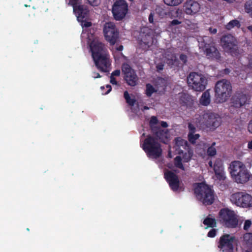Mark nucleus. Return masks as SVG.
Masks as SVG:
<instances>
[{
  "mask_svg": "<svg viewBox=\"0 0 252 252\" xmlns=\"http://www.w3.org/2000/svg\"><path fill=\"white\" fill-rule=\"evenodd\" d=\"M221 43L224 50L232 54L236 49V40L232 35L224 36L221 39Z\"/></svg>",
  "mask_w": 252,
  "mask_h": 252,
  "instance_id": "6ab92c4d",
  "label": "nucleus"
},
{
  "mask_svg": "<svg viewBox=\"0 0 252 252\" xmlns=\"http://www.w3.org/2000/svg\"><path fill=\"white\" fill-rule=\"evenodd\" d=\"M141 147L150 158L156 159L161 156L162 150L160 144L156 139L152 136H148L145 139Z\"/></svg>",
  "mask_w": 252,
  "mask_h": 252,
  "instance_id": "423d86ee",
  "label": "nucleus"
},
{
  "mask_svg": "<svg viewBox=\"0 0 252 252\" xmlns=\"http://www.w3.org/2000/svg\"><path fill=\"white\" fill-rule=\"evenodd\" d=\"M110 83L112 84H113V85H116L117 84V81H116L115 77H114V76H112L111 75Z\"/></svg>",
  "mask_w": 252,
  "mask_h": 252,
  "instance_id": "49530a36",
  "label": "nucleus"
},
{
  "mask_svg": "<svg viewBox=\"0 0 252 252\" xmlns=\"http://www.w3.org/2000/svg\"><path fill=\"white\" fill-rule=\"evenodd\" d=\"M248 147L249 149H252V140L248 143Z\"/></svg>",
  "mask_w": 252,
  "mask_h": 252,
  "instance_id": "6e6d98bb",
  "label": "nucleus"
},
{
  "mask_svg": "<svg viewBox=\"0 0 252 252\" xmlns=\"http://www.w3.org/2000/svg\"><path fill=\"white\" fill-rule=\"evenodd\" d=\"M25 6L27 7V6H28V5H27V4H25Z\"/></svg>",
  "mask_w": 252,
  "mask_h": 252,
  "instance_id": "0e129e2a",
  "label": "nucleus"
},
{
  "mask_svg": "<svg viewBox=\"0 0 252 252\" xmlns=\"http://www.w3.org/2000/svg\"><path fill=\"white\" fill-rule=\"evenodd\" d=\"M166 62L168 64H175L176 60V57L174 55H171V57H167L166 59Z\"/></svg>",
  "mask_w": 252,
  "mask_h": 252,
  "instance_id": "4c0bfd02",
  "label": "nucleus"
},
{
  "mask_svg": "<svg viewBox=\"0 0 252 252\" xmlns=\"http://www.w3.org/2000/svg\"><path fill=\"white\" fill-rule=\"evenodd\" d=\"M203 223L208 227H213L216 225V221L214 219L211 218H207L204 220Z\"/></svg>",
  "mask_w": 252,
  "mask_h": 252,
  "instance_id": "7c9ffc66",
  "label": "nucleus"
},
{
  "mask_svg": "<svg viewBox=\"0 0 252 252\" xmlns=\"http://www.w3.org/2000/svg\"><path fill=\"white\" fill-rule=\"evenodd\" d=\"M135 111L136 113H137V112H137V111L136 110H135Z\"/></svg>",
  "mask_w": 252,
  "mask_h": 252,
  "instance_id": "69168bd1",
  "label": "nucleus"
},
{
  "mask_svg": "<svg viewBox=\"0 0 252 252\" xmlns=\"http://www.w3.org/2000/svg\"><path fill=\"white\" fill-rule=\"evenodd\" d=\"M231 88L229 81L224 79L218 81L215 87L217 100L220 103L226 101L230 96Z\"/></svg>",
  "mask_w": 252,
  "mask_h": 252,
  "instance_id": "0eeeda50",
  "label": "nucleus"
},
{
  "mask_svg": "<svg viewBox=\"0 0 252 252\" xmlns=\"http://www.w3.org/2000/svg\"><path fill=\"white\" fill-rule=\"evenodd\" d=\"M229 169L231 177L237 183L244 184L249 180V172L242 162L239 161L232 162Z\"/></svg>",
  "mask_w": 252,
  "mask_h": 252,
  "instance_id": "7ed1b4c3",
  "label": "nucleus"
},
{
  "mask_svg": "<svg viewBox=\"0 0 252 252\" xmlns=\"http://www.w3.org/2000/svg\"><path fill=\"white\" fill-rule=\"evenodd\" d=\"M158 82H160V83H161L162 84H164V79H162V78H160L158 80Z\"/></svg>",
  "mask_w": 252,
  "mask_h": 252,
  "instance_id": "4d7b16f0",
  "label": "nucleus"
},
{
  "mask_svg": "<svg viewBox=\"0 0 252 252\" xmlns=\"http://www.w3.org/2000/svg\"><path fill=\"white\" fill-rule=\"evenodd\" d=\"M150 125L154 132L158 130L159 128L158 127L159 122L157 118L155 116H153L151 118Z\"/></svg>",
  "mask_w": 252,
  "mask_h": 252,
  "instance_id": "bb28decb",
  "label": "nucleus"
},
{
  "mask_svg": "<svg viewBox=\"0 0 252 252\" xmlns=\"http://www.w3.org/2000/svg\"><path fill=\"white\" fill-rule=\"evenodd\" d=\"M180 58L183 63H186L187 57L185 55H181Z\"/></svg>",
  "mask_w": 252,
  "mask_h": 252,
  "instance_id": "603ef678",
  "label": "nucleus"
},
{
  "mask_svg": "<svg viewBox=\"0 0 252 252\" xmlns=\"http://www.w3.org/2000/svg\"><path fill=\"white\" fill-rule=\"evenodd\" d=\"M209 165L211 167H213V162L212 161H210L209 162Z\"/></svg>",
  "mask_w": 252,
  "mask_h": 252,
  "instance_id": "bf43d9fd",
  "label": "nucleus"
},
{
  "mask_svg": "<svg viewBox=\"0 0 252 252\" xmlns=\"http://www.w3.org/2000/svg\"><path fill=\"white\" fill-rule=\"evenodd\" d=\"M89 3L93 6H97L100 2V0H87Z\"/></svg>",
  "mask_w": 252,
  "mask_h": 252,
  "instance_id": "ea45409f",
  "label": "nucleus"
},
{
  "mask_svg": "<svg viewBox=\"0 0 252 252\" xmlns=\"http://www.w3.org/2000/svg\"><path fill=\"white\" fill-rule=\"evenodd\" d=\"M88 14L87 15L86 22L90 23L89 26L81 25L83 32L81 34L82 40L87 39L89 44L92 56L97 68L102 72H108L110 70V62L109 57L104 45L99 41L98 39L93 34L88 35L85 32V28L91 26V23L88 21ZM81 25L82 23L80 22Z\"/></svg>",
  "mask_w": 252,
  "mask_h": 252,
  "instance_id": "f257e3e1",
  "label": "nucleus"
},
{
  "mask_svg": "<svg viewBox=\"0 0 252 252\" xmlns=\"http://www.w3.org/2000/svg\"><path fill=\"white\" fill-rule=\"evenodd\" d=\"M208 31H209L210 33L213 34H216L217 32V29L213 27H210L208 29Z\"/></svg>",
  "mask_w": 252,
  "mask_h": 252,
  "instance_id": "c03bdc74",
  "label": "nucleus"
},
{
  "mask_svg": "<svg viewBox=\"0 0 252 252\" xmlns=\"http://www.w3.org/2000/svg\"><path fill=\"white\" fill-rule=\"evenodd\" d=\"M180 97L182 103L186 105L187 109L190 111H194L195 109V101L190 96L186 94H181Z\"/></svg>",
  "mask_w": 252,
  "mask_h": 252,
  "instance_id": "412c9836",
  "label": "nucleus"
},
{
  "mask_svg": "<svg viewBox=\"0 0 252 252\" xmlns=\"http://www.w3.org/2000/svg\"><path fill=\"white\" fill-rule=\"evenodd\" d=\"M112 13L116 20L123 19L127 12V4L125 0L116 1L112 7Z\"/></svg>",
  "mask_w": 252,
  "mask_h": 252,
  "instance_id": "ddd939ff",
  "label": "nucleus"
},
{
  "mask_svg": "<svg viewBox=\"0 0 252 252\" xmlns=\"http://www.w3.org/2000/svg\"><path fill=\"white\" fill-rule=\"evenodd\" d=\"M169 156L170 157H171L170 152H169Z\"/></svg>",
  "mask_w": 252,
  "mask_h": 252,
  "instance_id": "e2e57ef3",
  "label": "nucleus"
},
{
  "mask_svg": "<svg viewBox=\"0 0 252 252\" xmlns=\"http://www.w3.org/2000/svg\"><path fill=\"white\" fill-rule=\"evenodd\" d=\"M173 149L179 155L174 159V166L185 170L183 163L189 162L192 155V152L189 150L187 141L180 137L177 138Z\"/></svg>",
  "mask_w": 252,
  "mask_h": 252,
  "instance_id": "f03ea898",
  "label": "nucleus"
},
{
  "mask_svg": "<svg viewBox=\"0 0 252 252\" xmlns=\"http://www.w3.org/2000/svg\"><path fill=\"white\" fill-rule=\"evenodd\" d=\"M121 74V71L120 70H116L112 72L111 73V76L116 77V76H119Z\"/></svg>",
  "mask_w": 252,
  "mask_h": 252,
  "instance_id": "37998d69",
  "label": "nucleus"
},
{
  "mask_svg": "<svg viewBox=\"0 0 252 252\" xmlns=\"http://www.w3.org/2000/svg\"><path fill=\"white\" fill-rule=\"evenodd\" d=\"M248 130L252 133V120L249 123L248 125Z\"/></svg>",
  "mask_w": 252,
  "mask_h": 252,
  "instance_id": "8fccbe9b",
  "label": "nucleus"
},
{
  "mask_svg": "<svg viewBox=\"0 0 252 252\" xmlns=\"http://www.w3.org/2000/svg\"><path fill=\"white\" fill-rule=\"evenodd\" d=\"M149 20L150 23L153 22L154 19H153V15L152 13H151V14L150 15V16L149 17Z\"/></svg>",
  "mask_w": 252,
  "mask_h": 252,
  "instance_id": "864d4df0",
  "label": "nucleus"
},
{
  "mask_svg": "<svg viewBox=\"0 0 252 252\" xmlns=\"http://www.w3.org/2000/svg\"><path fill=\"white\" fill-rule=\"evenodd\" d=\"M164 177L169 187L174 191H180L183 189V185L178 177L171 171H166Z\"/></svg>",
  "mask_w": 252,
  "mask_h": 252,
  "instance_id": "4468645a",
  "label": "nucleus"
},
{
  "mask_svg": "<svg viewBox=\"0 0 252 252\" xmlns=\"http://www.w3.org/2000/svg\"><path fill=\"white\" fill-rule=\"evenodd\" d=\"M111 50L114 54L115 57L118 55L120 52H121L123 50V46L121 45H112Z\"/></svg>",
  "mask_w": 252,
  "mask_h": 252,
  "instance_id": "c85d7f7f",
  "label": "nucleus"
},
{
  "mask_svg": "<svg viewBox=\"0 0 252 252\" xmlns=\"http://www.w3.org/2000/svg\"><path fill=\"white\" fill-rule=\"evenodd\" d=\"M156 91V89L151 85L147 84L146 86V94L147 95L150 96L154 92Z\"/></svg>",
  "mask_w": 252,
  "mask_h": 252,
  "instance_id": "e433bc0d",
  "label": "nucleus"
},
{
  "mask_svg": "<svg viewBox=\"0 0 252 252\" xmlns=\"http://www.w3.org/2000/svg\"><path fill=\"white\" fill-rule=\"evenodd\" d=\"M245 11L252 17V1H248L246 3Z\"/></svg>",
  "mask_w": 252,
  "mask_h": 252,
  "instance_id": "f704fd0d",
  "label": "nucleus"
},
{
  "mask_svg": "<svg viewBox=\"0 0 252 252\" xmlns=\"http://www.w3.org/2000/svg\"><path fill=\"white\" fill-rule=\"evenodd\" d=\"M165 3L170 6H176L180 4L183 0H164Z\"/></svg>",
  "mask_w": 252,
  "mask_h": 252,
  "instance_id": "2f4dec72",
  "label": "nucleus"
},
{
  "mask_svg": "<svg viewBox=\"0 0 252 252\" xmlns=\"http://www.w3.org/2000/svg\"><path fill=\"white\" fill-rule=\"evenodd\" d=\"M155 132L160 140L164 143H167L170 139V135L166 130L159 128Z\"/></svg>",
  "mask_w": 252,
  "mask_h": 252,
  "instance_id": "4be33fe9",
  "label": "nucleus"
},
{
  "mask_svg": "<svg viewBox=\"0 0 252 252\" xmlns=\"http://www.w3.org/2000/svg\"><path fill=\"white\" fill-rule=\"evenodd\" d=\"M169 167L170 168H173L172 165H169Z\"/></svg>",
  "mask_w": 252,
  "mask_h": 252,
  "instance_id": "680f3d73",
  "label": "nucleus"
},
{
  "mask_svg": "<svg viewBox=\"0 0 252 252\" xmlns=\"http://www.w3.org/2000/svg\"><path fill=\"white\" fill-rule=\"evenodd\" d=\"M211 101L210 94L209 91L204 92L199 100V104L203 106H208Z\"/></svg>",
  "mask_w": 252,
  "mask_h": 252,
  "instance_id": "393cba45",
  "label": "nucleus"
},
{
  "mask_svg": "<svg viewBox=\"0 0 252 252\" xmlns=\"http://www.w3.org/2000/svg\"><path fill=\"white\" fill-rule=\"evenodd\" d=\"M194 193L199 200L205 205L212 204L214 200V192L211 188L204 183L194 185Z\"/></svg>",
  "mask_w": 252,
  "mask_h": 252,
  "instance_id": "39448f33",
  "label": "nucleus"
},
{
  "mask_svg": "<svg viewBox=\"0 0 252 252\" xmlns=\"http://www.w3.org/2000/svg\"><path fill=\"white\" fill-rule=\"evenodd\" d=\"M252 222L251 220H246L245 222H244V227H243V228L245 230H248L250 228V227H251V226L252 225Z\"/></svg>",
  "mask_w": 252,
  "mask_h": 252,
  "instance_id": "58836bf2",
  "label": "nucleus"
},
{
  "mask_svg": "<svg viewBox=\"0 0 252 252\" xmlns=\"http://www.w3.org/2000/svg\"><path fill=\"white\" fill-rule=\"evenodd\" d=\"M167 126H168L167 124L165 122H163V121L159 122L158 127L159 126H161L162 127V128H165Z\"/></svg>",
  "mask_w": 252,
  "mask_h": 252,
  "instance_id": "a18cd8bd",
  "label": "nucleus"
},
{
  "mask_svg": "<svg viewBox=\"0 0 252 252\" xmlns=\"http://www.w3.org/2000/svg\"><path fill=\"white\" fill-rule=\"evenodd\" d=\"M125 80L127 84L131 86H135L138 83V78L135 72L127 63H125L122 67Z\"/></svg>",
  "mask_w": 252,
  "mask_h": 252,
  "instance_id": "2eb2a0df",
  "label": "nucleus"
},
{
  "mask_svg": "<svg viewBox=\"0 0 252 252\" xmlns=\"http://www.w3.org/2000/svg\"><path fill=\"white\" fill-rule=\"evenodd\" d=\"M216 235V230L214 229H211L208 233V236L209 237H214Z\"/></svg>",
  "mask_w": 252,
  "mask_h": 252,
  "instance_id": "a19ab883",
  "label": "nucleus"
},
{
  "mask_svg": "<svg viewBox=\"0 0 252 252\" xmlns=\"http://www.w3.org/2000/svg\"><path fill=\"white\" fill-rule=\"evenodd\" d=\"M189 139L191 143H195L196 140L198 139V138L199 137V135L198 134H194L195 131V127L193 124H189Z\"/></svg>",
  "mask_w": 252,
  "mask_h": 252,
  "instance_id": "b1692460",
  "label": "nucleus"
},
{
  "mask_svg": "<svg viewBox=\"0 0 252 252\" xmlns=\"http://www.w3.org/2000/svg\"><path fill=\"white\" fill-rule=\"evenodd\" d=\"M124 96L126 100L127 103H128L129 105L131 106H133L134 105L135 100L133 96H129L127 92L126 91L124 93Z\"/></svg>",
  "mask_w": 252,
  "mask_h": 252,
  "instance_id": "c756f323",
  "label": "nucleus"
},
{
  "mask_svg": "<svg viewBox=\"0 0 252 252\" xmlns=\"http://www.w3.org/2000/svg\"><path fill=\"white\" fill-rule=\"evenodd\" d=\"M92 77L94 78V79H96V78H99L100 77V75L99 74V73H97V72H93V74H92Z\"/></svg>",
  "mask_w": 252,
  "mask_h": 252,
  "instance_id": "09e8293b",
  "label": "nucleus"
},
{
  "mask_svg": "<svg viewBox=\"0 0 252 252\" xmlns=\"http://www.w3.org/2000/svg\"><path fill=\"white\" fill-rule=\"evenodd\" d=\"M163 64H158L157 67L158 70H162L163 69Z\"/></svg>",
  "mask_w": 252,
  "mask_h": 252,
  "instance_id": "5fc2aeb1",
  "label": "nucleus"
},
{
  "mask_svg": "<svg viewBox=\"0 0 252 252\" xmlns=\"http://www.w3.org/2000/svg\"><path fill=\"white\" fill-rule=\"evenodd\" d=\"M220 220L227 227L236 228L241 225L243 220L234 211L228 209H221L219 213Z\"/></svg>",
  "mask_w": 252,
  "mask_h": 252,
  "instance_id": "20e7f679",
  "label": "nucleus"
},
{
  "mask_svg": "<svg viewBox=\"0 0 252 252\" xmlns=\"http://www.w3.org/2000/svg\"><path fill=\"white\" fill-rule=\"evenodd\" d=\"M141 36L142 39L140 44L142 48L146 49L147 48V46L148 47H150V45L153 44V38L150 35H145L144 37L143 35Z\"/></svg>",
  "mask_w": 252,
  "mask_h": 252,
  "instance_id": "a878e982",
  "label": "nucleus"
},
{
  "mask_svg": "<svg viewBox=\"0 0 252 252\" xmlns=\"http://www.w3.org/2000/svg\"><path fill=\"white\" fill-rule=\"evenodd\" d=\"M240 26V23L237 20H232L227 24L226 27L228 30H230L234 27H239Z\"/></svg>",
  "mask_w": 252,
  "mask_h": 252,
  "instance_id": "473e14b6",
  "label": "nucleus"
},
{
  "mask_svg": "<svg viewBox=\"0 0 252 252\" xmlns=\"http://www.w3.org/2000/svg\"><path fill=\"white\" fill-rule=\"evenodd\" d=\"M143 30V32H145L148 31V29L147 28H144Z\"/></svg>",
  "mask_w": 252,
  "mask_h": 252,
  "instance_id": "052dcab7",
  "label": "nucleus"
},
{
  "mask_svg": "<svg viewBox=\"0 0 252 252\" xmlns=\"http://www.w3.org/2000/svg\"><path fill=\"white\" fill-rule=\"evenodd\" d=\"M181 23V22L179 21L178 20H174L171 22V24L172 25L174 26V25H179Z\"/></svg>",
  "mask_w": 252,
  "mask_h": 252,
  "instance_id": "de8ad7c7",
  "label": "nucleus"
},
{
  "mask_svg": "<svg viewBox=\"0 0 252 252\" xmlns=\"http://www.w3.org/2000/svg\"><path fill=\"white\" fill-rule=\"evenodd\" d=\"M100 90H101L102 94H107L111 91V87L109 85H107L105 87H101Z\"/></svg>",
  "mask_w": 252,
  "mask_h": 252,
  "instance_id": "c9c22d12",
  "label": "nucleus"
},
{
  "mask_svg": "<svg viewBox=\"0 0 252 252\" xmlns=\"http://www.w3.org/2000/svg\"><path fill=\"white\" fill-rule=\"evenodd\" d=\"M213 168L215 173V178L219 181H222L225 179V174L221 160L218 159L216 160Z\"/></svg>",
  "mask_w": 252,
  "mask_h": 252,
  "instance_id": "aec40b11",
  "label": "nucleus"
},
{
  "mask_svg": "<svg viewBox=\"0 0 252 252\" xmlns=\"http://www.w3.org/2000/svg\"><path fill=\"white\" fill-rule=\"evenodd\" d=\"M237 102V103H239L240 102V101H239V98L237 97V96H235L233 98V101H232V103H233V105L234 106V103Z\"/></svg>",
  "mask_w": 252,
  "mask_h": 252,
  "instance_id": "3c124183",
  "label": "nucleus"
},
{
  "mask_svg": "<svg viewBox=\"0 0 252 252\" xmlns=\"http://www.w3.org/2000/svg\"><path fill=\"white\" fill-rule=\"evenodd\" d=\"M199 123L200 125H204L208 127H217L220 125V118L214 113H205L200 117Z\"/></svg>",
  "mask_w": 252,
  "mask_h": 252,
  "instance_id": "f3484780",
  "label": "nucleus"
},
{
  "mask_svg": "<svg viewBox=\"0 0 252 252\" xmlns=\"http://www.w3.org/2000/svg\"><path fill=\"white\" fill-rule=\"evenodd\" d=\"M248 29L252 32V26H249L247 27Z\"/></svg>",
  "mask_w": 252,
  "mask_h": 252,
  "instance_id": "13d9d810",
  "label": "nucleus"
},
{
  "mask_svg": "<svg viewBox=\"0 0 252 252\" xmlns=\"http://www.w3.org/2000/svg\"><path fill=\"white\" fill-rule=\"evenodd\" d=\"M197 40L199 43V48L205 53L208 58H219V53L213 44L206 43L208 41H211V39L209 37H199Z\"/></svg>",
  "mask_w": 252,
  "mask_h": 252,
  "instance_id": "9b49d317",
  "label": "nucleus"
},
{
  "mask_svg": "<svg viewBox=\"0 0 252 252\" xmlns=\"http://www.w3.org/2000/svg\"><path fill=\"white\" fill-rule=\"evenodd\" d=\"M215 143H213L212 145L209 147L207 149V154L205 152H198L199 154L203 158L208 159V157H213L216 155L217 151L214 147Z\"/></svg>",
  "mask_w": 252,
  "mask_h": 252,
  "instance_id": "5701e85b",
  "label": "nucleus"
},
{
  "mask_svg": "<svg viewBox=\"0 0 252 252\" xmlns=\"http://www.w3.org/2000/svg\"><path fill=\"white\" fill-rule=\"evenodd\" d=\"M243 239L247 244L252 245V233H246L243 236Z\"/></svg>",
  "mask_w": 252,
  "mask_h": 252,
  "instance_id": "72a5a7b5",
  "label": "nucleus"
},
{
  "mask_svg": "<svg viewBox=\"0 0 252 252\" xmlns=\"http://www.w3.org/2000/svg\"><path fill=\"white\" fill-rule=\"evenodd\" d=\"M200 4L194 0H187L183 5L184 12L189 15L196 14L200 11Z\"/></svg>",
  "mask_w": 252,
  "mask_h": 252,
  "instance_id": "a211bd4d",
  "label": "nucleus"
},
{
  "mask_svg": "<svg viewBox=\"0 0 252 252\" xmlns=\"http://www.w3.org/2000/svg\"><path fill=\"white\" fill-rule=\"evenodd\" d=\"M104 37L111 45L115 44L118 38V31L114 24L111 22L106 23L103 28Z\"/></svg>",
  "mask_w": 252,
  "mask_h": 252,
  "instance_id": "f8f14e48",
  "label": "nucleus"
},
{
  "mask_svg": "<svg viewBox=\"0 0 252 252\" xmlns=\"http://www.w3.org/2000/svg\"><path fill=\"white\" fill-rule=\"evenodd\" d=\"M230 199L233 204L238 207L244 208L252 207V196L248 193L236 192L230 196Z\"/></svg>",
  "mask_w": 252,
  "mask_h": 252,
  "instance_id": "1a4fd4ad",
  "label": "nucleus"
},
{
  "mask_svg": "<svg viewBox=\"0 0 252 252\" xmlns=\"http://www.w3.org/2000/svg\"><path fill=\"white\" fill-rule=\"evenodd\" d=\"M235 242L236 239L234 236L225 234L220 238L219 248L222 252H232Z\"/></svg>",
  "mask_w": 252,
  "mask_h": 252,
  "instance_id": "dca6fc26",
  "label": "nucleus"
},
{
  "mask_svg": "<svg viewBox=\"0 0 252 252\" xmlns=\"http://www.w3.org/2000/svg\"><path fill=\"white\" fill-rule=\"evenodd\" d=\"M137 107L139 110H141L142 111L149 109V107L147 106H143L141 103H138L137 104Z\"/></svg>",
  "mask_w": 252,
  "mask_h": 252,
  "instance_id": "79ce46f5",
  "label": "nucleus"
},
{
  "mask_svg": "<svg viewBox=\"0 0 252 252\" xmlns=\"http://www.w3.org/2000/svg\"><path fill=\"white\" fill-rule=\"evenodd\" d=\"M237 97L239 98V101H240V102L239 103L237 102H235L234 107L238 108L245 104L247 101V97L244 94L240 95Z\"/></svg>",
  "mask_w": 252,
  "mask_h": 252,
  "instance_id": "cd10ccee",
  "label": "nucleus"
},
{
  "mask_svg": "<svg viewBox=\"0 0 252 252\" xmlns=\"http://www.w3.org/2000/svg\"><path fill=\"white\" fill-rule=\"evenodd\" d=\"M69 4L73 6V11L78 22H81L83 26H89L90 23L86 21L87 15L89 13V11L86 7L81 5L79 0H69Z\"/></svg>",
  "mask_w": 252,
  "mask_h": 252,
  "instance_id": "9d476101",
  "label": "nucleus"
},
{
  "mask_svg": "<svg viewBox=\"0 0 252 252\" xmlns=\"http://www.w3.org/2000/svg\"><path fill=\"white\" fill-rule=\"evenodd\" d=\"M187 82L189 87L196 92H201L206 88L207 80L202 74L195 72L189 74Z\"/></svg>",
  "mask_w": 252,
  "mask_h": 252,
  "instance_id": "6e6552de",
  "label": "nucleus"
}]
</instances>
